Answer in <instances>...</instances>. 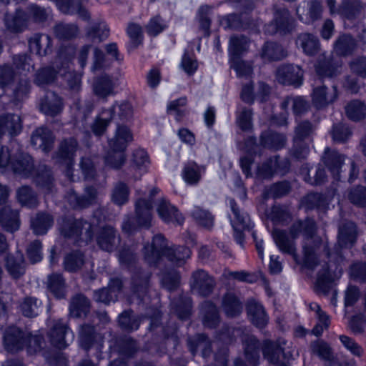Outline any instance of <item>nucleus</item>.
<instances>
[{
  "instance_id": "nucleus-1",
  "label": "nucleus",
  "mask_w": 366,
  "mask_h": 366,
  "mask_svg": "<svg viewBox=\"0 0 366 366\" xmlns=\"http://www.w3.org/2000/svg\"><path fill=\"white\" fill-rule=\"evenodd\" d=\"M316 226L312 219L297 221L289 233L274 229L272 236L279 250L290 254L297 264L305 269L317 272L316 287L322 292L329 290L330 285L340 278L342 267L329 252L327 240L315 234Z\"/></svg>"
},
{
  "instance_id": "nucleus-2",
  "label": "nucleus",
  "mask_w": 366,
  "mask_h": 366,
  "mask_svg": "<svg viewBox=\"0 0 366 366\" xmlns=\"http://www.w3.org/2000/svg\"><path fill=\"white\" fill-rule=\"evenodd\" d=\"M0 169H10L23 177H32L45 193L51 192L53 184L50 171L44 166L36 174L32 158L24 153L17 144L11 149L0 144Z\"/></svg>"
},
{
  "instance_id": "nucleus-3",
  "label": "nucleus",
  "mask_w": 366,
  "mask_h": 366,
  "mask_svg": "<svg viewBox=\"0 0 366 366\" xmlns=\"http://www.w3.org/2000/svg\"><path fill=\"white\" fill-rule=\"evenodd\" d=\"M144 255L149 264L157 263L162 256H166L169 261L180 266L184 264L186 259L190 257L191 252L185 247H167L164 237L157 234L153 237L151 245L144 247Z\"/></svg>"
},
{
  "instance_id": "nucleus-4",
  "label": "nucleus",
  "mask_w": 366,
  "mask_h": 366,
  "mask_svg": "<svg viewBox=\"0 0 366 366\" xmlns=\"http://www.w3.org/2000/svg\"><path fill=\"white\" fill-rule=\"evenodd\" d=\"M133 141V134L130 129L124 125H118L114 137L109 140L111 152L105 157V164L112 168L117 169L124 162V151Z\"/></svg>"
},
{
  "instance_id": "nucleus-5",
  "label": "nucleus",
  "mask_w": 366,
  "mask_h": 366,
  "mask_svg": "<svg viewBox=\"0 0 366 366\" xmlns=\"http://www.w3.org/2000/svg\"><path fill=\"white\" fill-rule=\"evenodd\" d=\"M3 338L4 347L10 352H17L26 347L28 352L31 354L41 348L39 337L31 336L14 326L6 329Z\"/></svg>"
},
{
  "instance_id": "nucleus-6",
  "label": "nucleus",
  "mask_w": 366,
  "mask_h": 366,
  "mask_svg": "<svg viewBox=\"0 0 366 366\" xmlns=\"http://www.w3.org/2000/svg\"><path fill=\"white\" fill-rule=\"evenodd\" d=\"M69 61L66 60L62 63V67L58 71H54L51 67L43 68L38 71L36 76V83L39 86H44L51 83L57 78L58 74L64 76L68 81L69 87L73 90L78 91L81 85V77L79 75L74 74L69 71Z\"/></svg>"
},
{
  "instance_id": "nucleus-7",
  "label": "nucleus",
  "mask_w": 366,
  "mask_h": 366,
  "mask_svg": "<svg viewBox=\"0 0 366 366\" xmlns=\"http://www.w3.org/2000/svg\"><path fill=\"white\" fill-rule=\"evenodd\" d=\"M99 224L96 215L92 218L91 222H83L81 219L62 220L61 226V234L67 237H73L75 239L80 237L81 239L88 242L92 239V234L97 224Z\"/></svg>"
},
{
  "instance_id": "nucleus-8",
  "label": "nucleus",
  "mask_w": 366,
  "mask_h": 366,
  "mask_svg": "<svg viewBox=\"0 0 366 366\" xmlns=\"http://www.w3.org/2000/svg\"><path fill=\"white\" fill-rule=\"evenodd\" d=\"M229 204L232 214L229 215L231 225L234 229V237L237 244L243 247L244 230H249L252 228L253 224L246 212L242 211L237 207L234 199H229Z\"/></svg>"
},
{
  "instance_id": "nucleus-9",
  "label": "nucleus",
  "mask_w": 366,
  "mask_h": 366,
  "mask_svg": "<svg viewBox=\"0 0 366 366\" xmlns=\"http://www.w3.org/2000/svg\"><path fill=\"white\" fill-rule=\"evenodd\" d=\"M248 39L244 36H233L230 39L229 52L232 59V67L236 71L238 76H249L252 72L250 64L239 61V56L247 49Z\"/></svg>"
},
{
  "instance_id": "nucleus-10",
  "label": "nucleus",
  "mask_w": 366,
  "mask_h": 366,
  "mask_svg": "<svg viewBox=\"0 0 366 366\" xmlns=\"http://www.w3.org/2000/svg\"><path fill=\"white\" fill-rule=\"evenodd\" d=\"M118 110V116L122 121L129 119L132 114V108L130 104L124 102L117 107H113L112 109L103 110L97 117L92 129L95 135H101L105 131L113 114Z\"/></svg>"
},
{
  "instance_id": "nucleus-11",
  "label": "nucleus",
  "mask_w": 366,
  "mask_h": 366,
  "mask_svg": "<svg viewBox=\"0 0 366 366\" xmlns=\"http://www.w3.org/2000/svg\"><path fill=\"white\" fill-rule=\"evenodd\" d=\"M48 325L50 327L49 335L51 342L56 347L65 348L74 340V333L62 319L53 320Z\"/></svg>"
},
{
  "instance_id": "nucleus-12",
  "label": "nucleus",
  "mask_w": 366,
  "mask_h": 366,
  "mask_svg": "<svg viewBox=\"0 0 366 366\" xmlns=\"http://www.w3.org/2000/svg\"><path fill=\"white\" fill-rule=\"evenodd\" d=\"M76 147L77 143L75 139L64 140L61 143L56 157V162L65 167L66 176L70 180H73L70 170L74 164V157Z\"/></svg>"
},
{
  "instance_id": "nucleus-13",
  "label": "nucleus",
  "mask_w": 366,
  "mask_h": 366,
  "mask_svg": "<svg viewBox=\"0 0 366 366\" xmlns=\"http://www.w3.org/2000/svg\"><path fill=\"white\" fill-rule=\"evenodd\" d=\"M277 79L282 84L297 87L302 84L303 71L295 65L282 66L277 71Z\"/></svg>"
},
{
  "instance_id": "nucleus-14",
  "label": "nucleus",
  "mask_w": 366,
  "mask_h": 366,
  "mask_svg": "<svg viewBox=\"0 0 366 366\" xmlns=\"http://www.w3.org/2000/svg\"><path fill=\"white\" fill-rule=\"evenodd\" d=\"M234 335H240L241 340L244 347V354L246 359L249 362L256 366L258 363L259 354V342L257 340L249 333H244L240 330H234L232 332Z\"/></svg>"
},
{
  "instance_id": "nucleus-15",
  "label": "nucleus",
  "mask_w": 366,
  "mask_h": 366,
  "mask_svg": "<svg viewBox=\"0 0 366 366\" xmlns=\"http://www.w3.org/2000/svg\"><path fill=\"white\" fill-rule=\"evenodd\" d=\"M157 192V189L151 191L148 199L139 198L136 202V222L139 227H149L151 224L152 207V197Z\"/></svg>"
},
{
  "instance_id": "nucleus-16",
  "label": "nucleus",
  "mask_w": 366,
  "mask_h": 366,
  "mask_svg": "<svg viewBox=\"0 0 366 366\" xmlns=\"http://www.w3.org/2000/svg\"><path fill=\"white\" fill-rule=\"evenodd\" d=\"M322 9L320 2H302L297 8V14L301 21L310 24L320 18Z\"/></svg>"
},
{
  "instance_id": "nucleus-17",
  "label": "nucleus",
  "mask_w": 366,
  "mask_h": 366,
  "mask_svg": "<svg viewBox=\"0 0 366 366\" xmlns=\"http://www.w3.org/2000/svg\"><path fill=\"white\" fill-rule=\"evenodd\" d=\"M159 217L166 223L182 224L184 217L177 209L167 199H160L157 205Z\"/></svg>"
},
{
  "instance_id": "nucleus-18",
  "label": "nucleus",
  "mask_w": 366,
  "mask_h": 366,
  "mask_svg": "<svg viewBox=\"0 0 366 366\" xmlns=\"http://www.w3.org/2000/svg\"><path fill=\"white\" fill-rule=\"evenodd\" d=\"M337 97V92L335 86L328 89L325 86H321L313 89L312 101L313 105L320 109L332 103Z\"/></svg>"
},
{
  "instance_id": "nucleus-19",
  "label": "nucleus",
  "mask_w": 366,
  "mask_h": 366,
  "mask_svg": "<svg viewBox=\"0 0 366 366\" xmlns=\"http://www.w3.org/2000/svg\"><path fill=\"white\" fill-rule=\"evenodd\" d=\"M345 156L335 150H330L329 148L325 149L323 157L324 163L327 170L331 173L334 179H339L342 172V163L345 161Z\"/></svg>"
},
{
  "instance_id": "nucleus-20",
  "label": "nucleus",
  "mask_w": 366,
  "mask_h": 366,
  "mask_svg": "<svg viewBox=\"0 0 366 366\" xmlns=\"http://www.w3.org/2000/svg\"><path fill=\"white\" fill-rule=\"evenodd\" d=\"M192 288L203 296L209 295L214 286V280L204 270L194 272L192 278Z\"/></svg>"
},
{
  "instance_id": "nucleus-21",
  "label": "nucleus",
  "mask_w": 366,
  "mask_h": 366,
  "mask_svg": "<svg viewBox=\"0 0 366 366\" xmlns=\"http://www.w3.org/2000/svg\"><path fill=\"white\" fill-rule=\"evenodd\" d=\"M79 345L87 350L97 345V349L102 347V337L99 335L94 334V327L89 325H84L81 327L79 335Z\"/></svg>"
},
{
  "instance_id": "nucleus-22",
  "label": "nucleus",
  "mask_w": 366,
  "mask_h": 366,
  "mask_svg": "<svg viewBox=\"0 0 366 366\" xmlns=\"http://www.w3.org/2000/svg\"><path fill=\"white\" fill-rule=\"evenodd\" d=\"M122 282L119 279L112 280L109 283L108 288H103L95 291L94 298L97 302L109 304L114 301L117 294L120 291Z\"/></svg>"
},
{
  "instance_id": "nucleus-23",
  "label": "nucleus",
  "mask_w": 366,
  "mask_h": 366,
  "mask_svg": "<svg viewBox=\"0 0 366 366\" xmlns=\"http://www.w3.org/2000/svg\"><path fill=\"white\" fill-rule=\"evenodd\" d=\"M97 244L99 247L107 252L114 250L119 243V238L112 227H104L97 236Z\"/></svg>"
},
{
  "instance_id": "nucleus-24",
  "label": "nucleus",
  "mask_w": 366,
  "mask_h": 366,
  "mask_svg": "<svg viewBox=\"0 0 366 366\" xmlns=\"http://www.w3.org/2000/svg\"><path fill=\"white\" fill-rule=\"evenodd\" d=\"M29 17L25 12L16 10L13 14H7L4 19L5 26L12 33L22 32L27 27Z\"/></svg>"
},
{
  "instance_id": "nucleus-25",
  "label": "nucleus",
  "mask_w": 366,
  "mask_h": 366,
  "mask_svg": "<svg viewBox=\"0 0 366 366\" xmlns=\"http://www.w3.org/2000/svg\"><path fill=\"white\" fill-rule=\"evenodd\" d=\"M31 142L36 148L47 152L52 147L54 137L49 129L41 127L34 131L31 136Z\"/></svg>"
},
{
  "instance_id": "nucleus-26",
  "label": "nucleus",
  "mask_w": 366,
  "mask_h": 366,
  "mask_svg": "<svg viewBox=\"0 0 366 366\" xmlns=\"http://www.w3.org/2000/svg\"><path fill=\"white\" fill-rule=\"evenodd\" d=\"M40 109L47 116H56L63 109L62 99L56 94L48 92L41 102Z\"/></svg>"
},
{
  "instance_id": "nucleus-27",
  "label": "nucleus",
  "mask_w": 366,
  "mask_h": 366,
  "mask_svg": "<svg viewBox=\"0 0 366 366\" xmlns=\"http://www.w3.org/2000/svg\"><path fill=\"white\" fill-rule=\"evenodd\" d=\"M21 129V119L19 115L8 114L0 116V134L9 133L10 135H17Z\"/></svg>"
},
{
  "instance_id": "nucleus-28",
  "label": "nucleus",
  "mask_w": 366,
  "mask_h": 366,
  "mask_svg": "<svg viewBox=\"0 0 366 366\" xmlns=\"http://www.w3.org/2000/svg\"><path fill=\"white\" fill-rule=\"evenodd\" d=\"M247 314L249 320L256 327H262L267 323L268 318L261 304L254 300L248 302Z\"/></svg>"
},
{
  "instance_id": "nucleus-29",
  "label": "nucleus",
  "mask_w": 366,
  "mask_h": 366,
  "mask_svg": "<svg viewBox=\"0 0 366 366\" xmlns=\"http://www.w3.org/2000/svg\"><path fill=\"white\" fill-rule=\"evenodd\" d=\"M0 223L8 232L18 230L20 226L18 212L12 210L9 206L4 207L0 210Z\"/></svg>"
},
{
  "instance_id": "nucleus-30",
  "label": "nucleus",
  "mask_w": 366,
  "mask_h": 366,
  "mask_svg": "<svg viewBox=\"0 0 366 366\" xmlns=\"http://www.w3.org/2000/svg\"><path fill=\"white\" fill-rule=\"evenodd\" d=\"M269 94V87L264 83H259L258 85V91L254 93L253 92V84L252 82L246 83L243 85L241 98L246 103H253L255 97L264 101L265 97Z\"/></svg>"
},
{
  "instance_id": "nucleus-31",
  "label": "nucleus",
  "mask_w": 366,
  "mask_h": 366,
  "mask_svg": "<svg viewBox=\"0 0 366 366\" xmlns=\"http://www.w3.org/2000/svg\"><path fill=\"white\" fill-rule=\"evenodd\" d=\"M206 168L204 166L198 165L194 162H191L185 164L182 172V179L187 184H197L202 176L205 173Z\"/></svg>"
},
{
  "instance_id": "nucleus-32",
  "label": "nucleus",
  "mask_w": 366,
  "mask_h": 366,
  "mask_svg": "<svg viewBox=\"0 0 366 366\" xmlns=\"http://www.w3.org/2000/svg\"><path fill=\"white\" fill-rule=\"evenodd\" d=\"M31 53L44 56L50 51L51 38L46 34H34L29 41Z\"/></svg>"
},
{
  "instance_id": "nucleus-33",
  "label": "nucleus",
  "mask_w": 366,
  "mask_h": 366,
  "mask_svg": "<svg viewBox=\"0 0 366 366\" xmlns=\"http://www.w3.org/2000/svg\"><path fill=\"white\" fill-rule=\"evenodd\" d=\"M297 45L300 47L303 52L309 56L315 55L320 49L318 39L308 33L301 34L297 39Z\"/></svg>"
},
{
  "instance_id": "nucleus-34",
  "label": "nucleus",
  "mask_w": 366,
  "mask_h": 366,
  "mask_svg": "<svg viewBox=\"0 0 366 366\" xmlns=\"http://www.w3.org/2000/svg\"><path fill=\"white\" fill-rule=\"evenodd\" d=\"M357 230L353 222H347L340 227L338 233V244L342 247H350L356 241Z\"/></svg>"
},
{
  "instance_id": "nucleus-35",
  "label": "nucleus",
  "mask_w": 366,
  "mask_h": 366,
  "mask_svg": "<svg viewBox=\"0 0 366 366\" xmlns=\"http://www.w3.org/2000/svg\"><path fill=\"white\" fill-rule=\"evenodd\" d=\"M133 163L131 171L134 173V178L137 179L146 172L149 164L147 152L142 149L136 150L133 154Z\"/></svg>"
},
{
  "instance_id": "nucleus-36",
  "label": "nucleus",
  "mask_w": 366,
  "mask_h": 366,
  "mask_svg": "<svg viewBox=\"0 0 366 366\" xmlns=\"http://www.w3.org/2000/svg\"><path fill=\"white\" fill-rule=\"evenodd\" d=\"M97 192L92 187H87L85 190V196L79 197L72 192L68 197V202L74 208L86 207L92 204L97 197Z\"/></svg>"
},
{
  "instance_id": "nucleus-37",
  "label": "nucleus",
  "mask_w": 366,
  "mask_h": 366,
  "mask_svg": "<svg viewBox=\"0 0 366 366\" xmlns=\"http://www.w3.org/2000/svg\"><path fill=\"white\" fill-rule=\"evenodd\" d=\"M289 11L287 9L277 11L274 14V22L266 26L265 32L274 34L279 31H285L289 24Z\"/></svg>"
},
{
  "instance_id": "nucleus-38",
  "label": "nucleus",
  "mask_w": 366,
  "mask_h": 366,
  "mask_svg": "<svg viewBox=\"0 0 366 366\" xmlns=\"http://www.w3.org/2000/svg\"><path fill=\"white\" fill-rule=\"evenodd\" d=\"M53 224L52 217L44 213L37 214L31 219V228L37 235L44 234Z\"/></svg>"
},
{
  "instance_id": "nucleus-39",
  "label": "nucleus",
  "mask_w": 366,
  "mask_h": 366,
  "mask_svg": "<svg viewBox=\"0 0 366 366\" xmlns=\"http://www.w3.org/2000/svg\"><path fill=\"white\" fill-rule=\"evenodd\" d=\"M286 139L282 134L264 132L261 136V144L264 147L273 149H280L285 144Z\"/></svg>"
},
{
  "instance_id": "nucleus-40",
  "label": "nucleus",
  "mask_w": 366,
  "mask_h": 366,
  "mask_svg": "<svg viewBox=\"0 0 366 366\" xmlns=\"http://www.w3.org/2000/svg\"><path fill=\"white\" fill-rule=\"evenodd\" d=\"M345 112L351 120L360 121L366 117V105L358 100L352 101L345 107Z\"/></svg>"
},
{
  "instance_id": "nucleus-41",
  "label": "nucleus",
  "mask_w": 366,
  "mask_h": 366,
  "mask_svg": "<svg viewBox=\"0 0 366 366\" xmlns=\"http://www.w3.org/2000/svg\"><path fill=\"white\" fill-rule=\"evenodd\" d=\"M109 34V29L103 21L94 22L87 31V36L94 41L101 42L106 39Z\"/></svg>"
},
{
  "instance_id": "nucleus-42",
  "label": "nucleus",
  "mask_w": 366,
  "mask_h": 366,
  "mask_svg": "<svg viewBox=\"0 0 366 366\" xmlns=\"http://www.w3.org/2000/svg\"><path fill=\"white\" fill-rule=\"evenodd\" d=\"M262 58L264 60H280L286 56V51L283 48L272 42L265 44L262 51Z\"/></svg>"
},
{
  "instance_id": "nucleus-43",
  "label": "nucleus",
  "mask_w": 366,
  "mask_h": 366,
  "mask_svg": "<svg viewBox=\"0 0 366 366\" xmlns=\"http://www.w3.org/2000/svg\"><path fill=\"white\" fill-rule=\"evenodd\" d=\"M356 44L350 35H342L335 41L334 49L339 55H348L354 51Z\"/></svg>"
},
{
  "instance_id": "nucleus-44",
  "label": "nucleus",
  "mask_w": 366,
  "mask_h": 366,
  "mask_svg": "<svg viewBox=\"0 0 366 366\" xmlns=\"http://www.w3.org/2000/svg\"><path fill=\"white\" fill-rule=\"evenodd\" d=\"M203 322L205 327H213L219 322V315L216 307L209 302H205L202 305Z\"/></svg>"
},
{
  "instance_id": "nucleus-45",
  "label": "nucleus",
  "mask_w": 366,
  "mask_h": 366,
  "mask_svg": "<svg viewBox=\"0 0 366 366\" xmlns=\"http://www.w3.org/2000/svg\"><path fill=\"white\" fill-rule=\"evenodd\" d=\"M8 272L14 277L19 278L25 271L24 260L22 254H18L16 257H8L6 262Z\"/></svg>"
},
{
  "instance_id": "nucleus-46",
  "label": "nucleus",
  "mask_w": 366,
  "mask_h": 366,
  "mask_svg": "<svg viewBox=\"0 0 366 366\" xmlns=\"http://www.w3.org/2000/svg\"><path fill=\"white\" fill-rule=\"evenodd\" d=\"M188 345L193 355H194L198 350H202L203 357H207L210 353V342L204 335H198L194 340H189Z\"/></svg>"
},
{
  "instance_id": "nucleus-47",
  "label": "nucleus",
  "mask_w": 366,
  "mask_h": 366,
  "mask_svg": "<svg viewBox=\"0 0 366 366\" xmlns=\"http://www.w3.org/2000/svg\"><path fill=\"white\" fill-rule=\"evenodd\" d=\"M222 309L228 317H234L242 312V307L234 295L227 294L223 299Z\"/></svg>"
},
{
  "instance_id": "nucleus-48",
  "label": "nucleus",
  "mask_w": 366,
  "mask_h": 366,
  "mask_svg": "<svg viewBox=\"0 0 366 366\" xmlns=\"http://www.w3.org/2000/svg\"><path fill=\"white\" fill-rule=\"evenodd\" d=\"M114 90V83L108 76H103L98 79L94 84V91L95 94L102 98L112 94Z\"/></svg>"
},
{
  "instance_id": "nucleus-49",
  "label": "nucleus",
  "mask_w": 366,
  "mask_h": 366,
  "mask_svg": "<svg viewBox=\"0 0 366 366\" xmlns=\"http://www.w3.org/2000/svg\"><path fill=\"white\" fill-rule=\"evenodd\" d=\"M89 307V302L84 295L75 296L69 307L70 314L76 317H81L82 314L87 312Z\"/></svg>"
},
{
  "instance_id": "nucleus-50",
  "label": "nucleus",
  "mask_w": 366,
  "mask_h": 366,
  "mask_svg": "<svg viewBox=\"0 0 366 366\" xmlns=\"http://www.w3.org/2000/svg\"><path fill=\"white\" fill-rule=\"evenodd\" d=\"M285 344L284 340H279L274 343L266 340L263 344V355L269 362L274 363L277 360V355L283 351L282 345Z\"/></svg>"
},
{
  "instance_id": "nucleus-51",
  "label": "nucleus",
  "mask_w": 366,
  "mask_h": 366,
  "mask_svg": "<svg viewBox=\"0 0 366 366\" xmlns=\"http://www.w3.org/2000/svg\"><path fill=\"white\" fill-rule=\"evenodd\" d=\"M79 33V29L74 24L59 23L54 27V34L59 39H70Z\"/></svg>"
},
{
  "instance_id": "nucleus-52",
  "label": "nucleus",
  "mask_w": 366,
  "mask_h": 366,
  "mask_svg": "<svg viewBox=\"0 0 366 366\" xmlns=\"http://www.w3.org/2000/svg\"><path fill=\"white\" fill-rule=\"evenodd\" d=\"M16 197L23 206L31 208L37 205L36 196L29 187L24 186L19 188L16 192Z\"/></svg>"
},
{
  "instance_id": "nucleus-53",
  "label": "nucleus",
  "mask_w": 366,
  "mask_h": 366,
  "mask_svg": "<svg viewBox=\"0 0 366 366\" xmlns=\"http://www.w3.org/2000/svg\"><path fill=\"white\" fill-rule=\"evenodd\" d=\"M48 287L56 298L61 299L64 297V282L61 275L54 274L49 276Z\"/></svg>"
},
{
  "instance_id": "nucleus-54",
  "label": "nucleus",
  "mask_w": 366,
  "mask_h": 366,
  "mask_svg": "<svg viewBox=\"0 0 366 366\" xmlns=\"http://www.w3.org/2000/svg\"><path fill=\"white\" fill-rule=\"evenodd\" d=\"M315 70L320 76H332L337 71L338 67H334L331 60L327 59L325 56H322L315 66Z\"/></svg>"
},
{
  "instance_id": "nucleus-55",
  "label": "nucleus",
  "mask_w": 366,
  "mask_h": 366,
  "mask_svg": "<svg viewBox=\"0 0 366 366\" xmlns=\"http://www.w3.org/2000/svg\"><path fill=\"white\" fill-rule=\"evenodd\" d=\"M129 189L127 186L122 182L117 183L113 189L112 194V202L118 205H122L128 201Z\"/></svg>"
},
{
  "instance_id": "nucleus-56",
  "label": "nucleus",
  "mask_w": 366,
  "mask_h": 366,
  "mask_svg": "<svg viewBox=\"0 0 366 366\" xmlns=\"http://www.w3.org/2000/svg\"><path fill=\"white\" fill-rule=\"evenodd\" d=\"M186 104V97H181L172 101L167 105V112L169 114L174 116L177 121H179L184 114Z\"/></svg>"
},
{
  "instance_id": "nucleus-57",
  "label": "nucleus",
  "mask_w": 366,
  "mask_h": 366,
  "mask_svg": "<svg viewBox=\"0 0 366 366\" xmlns=\"http://www.w3.org/2000/svg\"><path fill=\"white\" fill-rule=\"evenodd\" d=\"M41 302L36 298L26 297L21 305L22 313L28 317H33L38 315Z\"/></svg>"
},
{
  "instance_id": "nucleus-58",
  "label": "nucleus",
  "mask_w": 366,
  "mask_h": 366,
  "mask_svg": "<svg viewBox=\"0 0 366 366\" xmlns=\"http://www.w3.org/2000/svg\"><path fill=\"white\" fill-rule=\"evenodd\" d=\"M167 24L159 16H155L150 19L146 26L147 33L152 36H156L162 33L166 28Z\"/></svg>"
},
{
  "instance_id": "nucleus-59",
  "label": "nucleus",
  "mask_w": 366,
  "mask_h": 366,
  "mask_svg": "<svg viewBox=\"0 0 366 366\" xmlns=\"http://www.w3.org/2000/svg\"><path fill=\"white\" fill-rule=\"evenodd\" d=\"M14 77V72L11 67L9 66H0V97L4 92H8L9 84Z\"/></svg>"
},
{
  "instance_id": "nucleus-60",
  "label": "nucleus",
  "mask_w": 366,
  "mask_h": 366,
  "mask_svg": "<svg viewBox=\"0 0 366 366\" xmlns=\"http://www.w3.org/2000/svg\"><path fill=\"white\" fill-rule=\"evenodd\" d=\"M120 326L128 330H135L139 328V321L135 319L132 311H125L119 316Z\"/></svg>"
},
{
  "instance_id": "nucleus-61",
  "label": "nucleus",
  "mask_w": 366,
  "mask_h": 366,
  "mask_svg": "<svg viewBox=\"0 0 366 366\" xmlns=\"http://www.w3.org/2000/svg\"><path fill=\"white\" fill-rule=\"evenodd\" d=\"M192 214L194 218L204 227L209 229L213 226L214 217L207 211L203 210L199 207H195Z\"/></svg>"
},
{
  "instance_id": "nucleus-62",
  "label": "nucleus",
  "mask_w": 366,
  "mask_h": 366,
  "mask_svg": "<svg viewBox=\"0 0 366 366\" xmlns=\"http://www.w3.org/2000/svg\"><path fill=\"white\" fill-rule=\"evenodd\" d=\"M313 132V127L309 122H302L300 123L295 129V136L294 142L296 146L299 145L301 142L309 137Z\"/></svg>"
},
{
  "instance_id": "nucleus-63",
  "label": "nucleus",
  "mask_w": 366,
  "mask_h": 366,
  "mask_svg": "<svg viewBox=\"0 0 366 366\" xmlns=\"http://www.w3.org/2000/svg\"><path fill=\"white\" fill-rule=\"evenodd\" d=\"M252 111L243 108L237 113L236 122L238 127L244 131L249 130L252 128Z\"/></svg>"
},
{
  "instance_id": "nucleus-64",
  "label": "nucleus",
  "mask_w": 366,
  "mask_h": 366,
  "mask_svg": "<svg viewBox=\"0 0 366 366\" xmlns=\"http://www.w3.org/2000/svg\"><path fill=\"white\" fill-rule=\"evenodd\" d=\"M350 202L358 206L366 205V188L364 187H357L352 189L348 194Z\"/></svg>"
}]
</instances>
